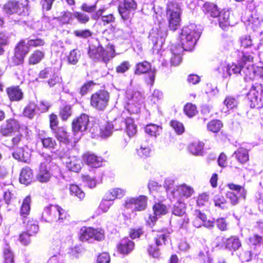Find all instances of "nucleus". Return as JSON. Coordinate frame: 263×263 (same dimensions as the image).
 I'll use <instances>...</instances> for the list:
<instances>
[{"mask_svg": "<svg viewBox=\"0 0 263 263\" xmlns=\"http://www.w3.org/2000/svg\"><path fill=\"white\" fill-rule=\"evenodd\" d=\"M148 72L149 76V83L153 85L155 78V70H151V65L149 63L147 62H143L138 63L136 65V69L135 71L136 74H142Z\"/></svg>", "mask_w": 263, "mask_h": 263, "instance_id": "6ab92c4d", "label": "nucleus"}, {"mask_svg": "<svg viewBox=\"0 0 263 263\" xmlns=\"http://www.w3.org/2000/svg\"><path fill=\"white\" fill-rule=\"evenodd\" d=\"M71 115L70 105H65L61 109L60 116L63 120H66Z\"/></svg>", "mask_w": 263, "mask_h": 263, "instance_id": "680f3d73", "label": "nucleus"}, {"mask_svg": "<svg viewBox=\"0 0 263 263\" xmlns=\"http://www.w3.org/2000/svg\"><path fill=\"white\" fill-rule=\"evenodd\" d=\"M171 125L178 134H182L184 130L182 123L177 121H172L171 122Z\"/></svg>", "mask_w": 263, "mask_h": 263, "instance_id": "69168bd1", "label": "nucleus"}, {"mask_svg": "<svg viewBox=\"0 0 263 263\" xmlns=\"http://www.w3.org/2000/svg\"><path fill=\"white\" fill-rule=\"evenodd\" d=\"M172 57L171 59L172 65L174 66L178 65L181 62L180 54L181 53H177L178 51V46H174L172 49Z\"/></svg>", "mask_w": 263, "mask_h": 263, "instance_id": "09e8293b", "label": "nucleus"}, {"mask_svg": "<svg viewBox=\"0 0 263 263\" xmlns=\"http://www.w3.org/2000/svg\"><path fill=\"white\" fill-rule=\"evenodd\" d=\"M20 128L19 122L15 119H10L0 126V134L4 137H9L18 132Z\"/></svg>", "mask_w": 263, "mask_h": 263, "instance_id": "a211bd4d", "label": "nucleus"}, {"mask_svg": "<svg viewBox=\"0 0 263 263\" xmlns=\"http://www.w3.org/2000/svg\"><path fill=\"white\" fill-rule=\"evenodd\" d=\"M241 47L243 49L250 48L254 45L253 41L249 35H243L239 38Z\"/></svg>", "mask_w": 263, "mask_h": 263, "instance_id": "37998d69", "label": "nucleus"}, {"mask_svg": "<svg viewBox=\"0 0 263 263\" xmlns=\"http://www.w3.org/2000/svg\"><path fill=\"white\" fill-rule=\"evenodd\" d=\"M203 11L208 15L213 17H217L219 15V10L216 5L205 3L202 7Z\"/></svg>", "mask_w": 263, "mask_h": 263, "instance_id": "c756f323", "label": "nucleus"}, {"mask_svg": "<svg viewBox=\"0 0 263 263\" xmlns=\"http://www.w3.org/2000/svg\"><path fill=\"white\" fill-rule=\"evenodd\" d=\"M152 146L146 143H142L139 148L136 149L137 153L141 158H145L150 156Z\"/></svg>", "mask_w": 263, "mask_h": 263, "instance_id": "f704fd0d", "label": "nucleus"}, {"mask_svg": "<svg viewBox=\"0 0 263 263\" xmlns=\"http://www.w3.org/2000/svg\"><path fill=\"white\" fill-rule=\"evenodd\" d=\"M89 121V117L85 114H81L73 121L72 129L75 139L79 140L80 138L81 134L79 135V132L81 133L86 130Z\"/></svg>", "mask_w": 263, "mask_h": 263, "instance_id": "2eb2a0df", "label": "nucleus"}, {"mask_svg": "<svg viewBox=\"0 0 263 263\" xmlns=\"http://www.w3.org/2000/svg\"><path fill=\"white\" fill-rule=\"evenodd\" d=\"M110 257L107 253L104 252L100 254L97 259V263H109Z\"/></svg>", "mask_w": 263, "mask_h": 263, "instance_id": "774afa93", "label": "nucleus"}, {"mask_svg": "<svg viewBox=\"0 0 263 263\" xmlns=\"http://www.w3.org/2000/svg\"><path fill=\"white\" fill-rule=\"evenodd\" d=\"M125 99V109L130 114L139 113L144 102V98L141 92L131 89H127Z\"/></svg>", "mask_w": 263, "mask_h": 263, "instance_id": "20e7f679", "label": "nucleus"}, {"mask_svg": "<svg viewBox=\"0 0 263 263\" xmlns=\"http://www.w3.org/2000/svg\"><path fill=\"white\" fill-rule=\"evenodd\" d=\"M36 107V106L35 103H29L24 110V115L30 119H32L35 115Z\"/></svg>", "mask_w": 263, "mask_h": 263, "instance_id": "864d4df0", "label": "nucleus"}, {"mask_svg": "<svg viewBox=\"0 0 263 263\" xmlns=\"http://www.w3.org/2000/svg\"><path fill=\"white\" fill-rule=\"evenodd\" d=\"M24 223H26V232L30 235L33 236L37 233L39 228L36 221L29 219L27 221H24Z\"/></svg>", "mask_w": 263, "mask_h": 263, "instance_id": "2f4dec72", "label": "nucleus"}, {"mask_svg": "<svg viewBox=\"0 0 263 263\" xmlns=\"http://www.w3.org/2000/svg\"><path fill=\"white\" fill-rule=\"evenodd\" d=\"M181 8L177 2L170 1L167 7L166 15L170 28L176 30L180 21Z\"/></svg>", "mask_w": 263, "mask_h": 263, "instance_id": "423d86ee", "label": "nucleus"}, {"mask_svg": "<svg viewBox=\"0 0 263 263\" xmlns=\"http://www.w3.org/2000/svg\"><path fill=\"white\" fill-rule=\"evenodd\" d=\"M55 136L58 140L64 143L69 141L68 134L63 128H59L56 132Z\"/></svg>", "mask_w": 263, "mask_h": 263, "instance_id": "6e6d98bb", "label": "nucleus"}, {"mask_svg": "<svg viewBox=\"0 0 263 263\" xmlns=\"http://www.w3.org/2000/svg\"><path fill=\"white\" fill-rule=\"evenodd\" d=\"M234 155L236 159L241 163H244L249 160L248 151L243 147H239L236 151Z\"/></svg>", "mask_w": 263, "mask_h": 263, "instance_id": "72a5a7b5", "label": "nucleus"}, {"mask_svg": "<svg viewBox=\"0 0 263 263\" xmlns=\"http://www.w3.org/2000/svg\"><path fill=\"white\" fill-rule=\"evenodd\" d=\"M247 97L251 108L259 107L260 105H263V85L258 83L253 85L248 93Z\"/></svg>", "mask_w": 263, "mask_h": 263, "instance_id": "1a4fd4ad", "label": "nucleus"}, {"mask_svg": "<svg viewBox=\"0 0 263 263\" xmlns=\"http://www.w3.org/2000/svg\"><path fill=\"white\" fill-rule=\"evenodd\" d=\"M112 200L107 199L105 195L104 198L99 205V210H101L103 212H106L112 204Z\"/></svg>", "mask_w": 263, "mask_h": 263, "instance_id": "bf43d9fd", "label": "nucleus"}, {"mask_svg": "<svg viewBox=\"0 0 263 263\" xmlns=\"http://www.w3.org/2000/svg\"><path fill=\"white\" fill-rule=\"evenodd\" d=\"M31 198L29 196H27L23 201L20 209V215L21 216L26 218L29 215L30 211Z\"/></svg>", "mask_w": 263, "mask_h": 263, "instance_id": "e433bc0d", "label": "nucleus"}, {"mask_svg": "<svg viewBox=\"0 0 263 263\" xmlns=\"http://www.w3.org/2000/svg\"><path fill=\"white\" fill-rule=\"evenodd\" d=\"M44 53L40 50L34 51L30 56L29 58V63L31 65H35L43 59Z\"/></svg>", "mask_w": 263, "mask_h": 263, "instance_id": "79ce46f5", "label": "nucleus"}, {"mask_svg": "<svg viewBox=\"0 0 263 263\" xmlns=\"http://www.w3.org/2000/svg\"><path fill=\"white\" fill-rule=\"evenodd\" d=\"M241 246V243L239 239L235 236L230 238L219 237L217 238L216 247L220 248L224 247L226 249L230 251H235L238 250Z\"/></svg>", "mask_w": 263, "mask_h": 263, "instance_id": "f8f14e48", "label": "nucleus"}, {"mask_svg": "<svg viewBox=\"0 0 263 263\" xmlns=\"http://www.w3.org/2000/svg\"><path fill=\"white\" fill-rule=\"evenodd\" d=\"M184 112L190 118L194 116L197 112V108L192 103H187L184 107Z\"/></svg>", "mask_w": 263, "mask_h": 263, "instance_id": "5fc2aeb1", "label": "nucleus"}, {"mask_svg": "<svg viewBox=\"0 0 263 263\" xmlns=\"http://www.w3.org/2000/svg\"><path fill=\"white\" fill-rule=\"evenodd\" d=\"M68 151L60 152L59 155L67 169L74 172H79L81 168V161L75 156H69Z\"/></svg>", "mask_w": 263, "mask_h": 263, "instance_id": "4468645a", "label": "nucleus"}, {"mask_svg": "<svg viewBox=\"0 0 263 263\" xmlns=\"http://www.w3.org/2000/svg\"><path fill=\"white\" fill-rule=\"evenodd\" d=\"M238 101L232 97H227L224 101V104L229 109H232L236 108L238 105Z\"/></svg>", "mask_w": 263, "mask_h": 263, "instance_id": "13d9d810", "label": "nucleus"}, {"mask_svg": "<svg viewBox=\"0 0 263 263\" xmlns=\"http://www.w3.org/2000/svg\"><path fill=\"white\" fill-rule=\"evenodd\" d=\"M109 97L107 91L100 90L91 95L90 105L98 110H104L108 105Z\"/></svg>", "mask_w": 263, "mask_h": 263, "instance_id": "0eeeda50", "label": "nucleus"}, {"mask_svg": "<svg viewBox=\"0 0 263 263\" xmlns=\"http://www.w3.org/2000/svg\"><path fill=\"white\" fill-rule=\"evenodd\" d=\"M147 202V197L140 195L136 197L126 198L123 205L127 209H132L135 211H142L146 208Z\"/></svg>", "mask_w": 263, "mask_h": 263, "instance_id": "9b49d317", "label": "nucleus"}, {"mask_svg": "<svg viewBox=\"0 0 263 263\" xmlns=\"http://www.w3.org/2000/svg\"><path fill=\"white\" fill-rule=\"evenodd\" d=\"M102 158L93 153L87 152L82 156V161L88 166L98 168L102 165Z\"/></svg>", "mask_w": 263, "mask_h": 263, "instance_id": "412c9836", "label": "nucleus"}, {"mask_svg": "<svg viewBox=\"0 0 263 263\" xmlns=\"http://www.w3.org/2000/svg\"><path fill=\"white\" fill-rule=\"evenodd\" d=\"M11 101H19L23 98V93L18 86H12L6 90Z\"/></svg>", "mask_w": 263, "mask_h": 263, "instance_id": "393cba45", "label": "nucleus"}, {"mask_svg": "<svg viewBox=\"0 0 263 263\" xmlns=\"http://www.w3.org/2000/svg\"><path fill=\"white\" fill-rule=\"evenodd\" d=\"M228 186L231 191L227 192L226 197L233 205L237 204L239 198H245L246 191L242 186L233 183H229Z\"/></svg>", "mask_w": 263, "mask_h": 263, "instance_id": "ddd939ff", "label": "nucleus"}, {"mask_svg": "<svg viewBox=\"0 0 263 263\" xmlns=\"http://www.w3.org/2000/svg\"><path fill=\"white\" fill-rule=\"evenodd\" d=\"M69 191L71 195L77 197L80 200H82L85 197V193L77 185H70Z\"/></svg>", "mask_w": 263, "mask_h": 263, "instance_id": "3c124183", "label": "nucleus"}, {"mask_svg": "<svg viewBox=\"0 0 263 263\" xmlns=\"http://www.w3.org/2000/svg\"><path fill=\"white\" fill-rule=\"evenodd\" d=\"M52 212L51 217H48L49 220H53L59 223L64 222V220L67 217V213L62 208L58 205H50L45 208V214Z\"/></svg>", "mask_w": 263, "mask_h": 263, "instance_id": "f3484780", "label": "nucleus"}, {"mask_svg": "<svg viewBox=\"0 0 263 263\" xmlns=\"http://www.w3.org/2000/svg\"><path fill=\"white\" fill-rule=\"evenodd\" d=\"M216 71L223 78H228L230 77L229 72L228 63L226 62L221 63L216 69Z\"/></svg>", "mask_w": 263, "mask_h": 263, "instance_id": "de8ad7c7", "label": "nucleus"}, {"mask_svg": "<svg viewBox=\"0 0 263 263\" xmlns=\"http://www.w3.org/2000/svg\"><path fill=\"white\" fill-rule=\"evenodd\" d=\"M41 140L43 146L45 148H54V146L56 145V142L55 140L50 137L43 138L41 139Z\"/></svg>", "mask_w": 263, "mask_h": 263, "instance_id": "0e129e2a", "label": "nucleus"}, {"mask_svg": "<svg viewBox=\"0 0 263 263\" xmlns=\"http://www.w3.org/2000/svg\"><path fill=\"white\" fill-rule=\"evenodd\" d=\"M242 66L240 64H236L232 63L231 64L228 63V67L230 76L232 74L237 76L238 74L242 76Z\"/></svg>", "mask_w": 263, "mask_h": 263, "instance_id": "8fccbe9b", "label": "nucleus"}, {"mask_svg": "<svg viewBox=\"0 0 263 263\" xmlns=\"http://www.w3.org/2000/svg\"><path fill=\"white\" fill-rule=\"evenodd\" d=\"M31 236H32L26 232L22 233L20 235L19 240L23 245L27 246L29 244L31 241Z\"/></svg>", "mask_w": 263, "mask_h": 263, "instance_id": "338daca9", "label": "nucleus"}, {"mask_svg": "<svg viewBox=\"0 0 263 263\" xmlns=\"http://www.w3.org/2000/svg\"><path fill=\"white\" fill-rule=\"evenodd\" d=\"M114 129L113 124L109 122L105 123L100 127V135L103 137H107L110 136Z\"/></svg>", "mask_w": 263, "mask_h": 263, "instance_id": "a18cd8bd", "label": "nucleus"}, {"mask_svg": "<svg viewBox=\"0 0 263 263\" xmlns=\"http://www.w3.org/2000/svg\"><path fill=\"white\" fill-rule=\"evenodd\" d=\"M134 243L128 238L122 239L118 247L119 251L123 254H127L134 248Z\"/></svg>", "mask_w": 263, "mask_h": 263, "instance_id": "bb28decb", "label": "nucleus"}, {"mask_svg": "<svg viewBox=\"0 0 263 263\" xmlns=\"http://www.w3.org/2000/svg\"><path fill=\"white\" fill-rule=\"evenodd\" d=\"M80 52L78 49H73L70 51L67 57L68 63L70 64H76L80 58Z\"/></svg>", "mask_w": 263, "mask_h": 263, "instance_id": "603ef678", "label": "nucleus"}, {"mask_svg": "<svg viewBox=\"0 0 263 263\" xmlns=\"http://www.w3.org/2000/svg\"><path fill=\"white\" fill-rule=\"evenodd\" d=\"M223 124L221 121L213 120L208 123L207 128L209 131L213 133H217L220 130Z\"/></svg>", "mask_w": 263, "mask_h": 263, "instance_id": "c03bdc74", "label": "nucleus"}, {"mask_svg": "<svg viewBox=\"0 0 263 263\" xmlns=\"http://www.w3.org/2000/svg\"><path fill=\"white\" fill-rule=\"evenodd\" d=\"M126 132L129 137H132L137 133V127L134 124V121L130 118L125 120Z\"/></svg>", "mask_w": 263, "mask_h": 263, "instance_id": "49530a36", "label": "nucleus"}, {"mask_svg": "<svg viewBox=\"0 0 263 263\" xmlns=\"http://www.w3.org/2000/svg\"><path fill=\"white\" fill-rule=\"evenodd\" d=\"M33 174L32 171L29 167L22 168L20 175V181L21 183L28 185L32 182Z\"/></svg>", "mask_w": 263, "mask_h": 263, "instance_id": "cd10ccee", "label": "nucleus"}, {"mask_svg": "<svg viewBox=\"0 0 263 263\" xmlns=\"http://www.w3.org/2000/svg\"><path fill=\"white\" fill-rule=\"evenodd\" d=\"M162 128L155 124H149L145 127V132L152 136L156 137L161 132Z\"/></svg>", "mask_w": 263, "mask_h": 263, "instance_id": "ea45409f", "label": "nucleus"}, {"mask_svg": "<svg viewBox=\"0 0 263 263\" xmlns=\"http://www.w3.org/2000/svg\"><path fill=\"white\" fill-rule=\"evenodd\" d=\"M201 33V29L194 24L183 27L179 36L181 45H178L177 53H182L183 50H191L194 47Z\"/></svg>", "mask_w": 263, "mask_h": 263, "instance_id": "f257e3e1", "label": "nucleus"}, {"mask_svg": "<svg viewBox=\"0 0 263 263\" xmlns=\"http://www.w3.org/2000/svg\"><path fill=\"white\" fill-rule=\"evenodd\" d=\"M126 191L120 188H114L110 189L105 195L106 198L110 200H115V199H120L125 194Z\"/></svg>", "mask_w": 263, "mask_h": 263, "instance_id": "7c9ffc66", "label": "nucleus"}, {"mask_svg": "<svg viewBox=\"0 0 263 263\" xmlns=\"http://www.w3.org/2000/svg\"><path fill=\"white\" fill-rule=\"evenodd\" d=\"M75 36L80 38H87L92 35V32L89 29L76 30L73 31Z\"/></svg>", "mask_w": 263, "mask_h": 263, "instance_id": "e2e57ef3", "label": "nucleus"}, {"mask_svg": "<svg viewBox=\"0 0 263 263\" xmlns=\"http://www.w3.org/2000/svg\"><path fill=\"white\" fill-rule=\"evenodd\" d=\"M230 14V13L229 11H224L221 13L219 12V15L217 16L218 17V20L219 26L223 30H224L228 26L231 25V23L229 21Z\"/></svg>", "mask_w": 263, "mask_h": 263, "instance_id": "473e14b6", "label": "nucleus"}, {"mask_svg": "<svg viewBox=\"0 0 263 263\" xmlns=\"http://www.w3.org/2000/svg\"><path fill=\"white\" fill-rule=\"evenodd\" d=\"M105 10V9L104 8L100 9L92 15V18L95 20H98L101 17V21L104 25L114 22L115 18L113 14L103 15Z\"/></svg>", "mask_w": 263, "mask_h": 263, "instance_id": "b1692460", "label": "nucleus"}, {"mask_svg": "<svg viewBox=\"0 0 263 263\" xmlns=\"http://www.w3.org/2000/svg\"><path fill=\"white\" fill-rule=\"evenodd\" d=\"M137 8V3L134 0H124L119 6V12L122 18L125 21L130 19Z\"/></svg>", "mask_w": 263, "mask_h": 263, "instance_id": "dca6fc26", "label": "nucleus"}, {"mask_svg": "<svg viewBox=\"0 0 263 263\" xmlns=\"http://www.w3.org/2000/svg\"><path fill=\"white\" fill-rule=\"evenodd\" d=\"M238 52L241 61L244 63V66L242 67V73H243L245 79H254L256 77V67H254L252 64H250L252 62L253 56L250 53H244L239 51Z\"/></svg>", "mask_w": 263, "mask_h": 263, "instance_id": "6e6552de", "label": "nucleus"}, {"mask_svg": "<svg viewBox=\"0 0 263 263\" xmlns=\"http://www.w3.org/2000/svg\"><path fill=\"white\" fill-rule=\"evenodd\" d=\"M4 263H14L13 254L9 247L7 246L4 251Z\"/></svg>", "mask_w": 263, "mask_h": 263, "instance_id": "052dcab7", "label": "nucleus"}, {"mask_svg": "<svg viewBox=\"0 0 263 263\" xmlns=\"http://www.w3.org/2000/svg\"><path fill=\"white\" fill-rule=\"evenodd\" d=\"M153 235L157 246H160L165 244V241L168 238L169 233L166 230L160 231L153 230Z\"/></svg>", "mask_w": 263, "mask_h": 263, "instance_id": "a878e982", "label": "nucleus"}, {"mask_svg": "<svg viewBox=\"0 0 263 263\" xmlns=\"http://www.w3.org/2000/svg\"><path fill=\"white\" fill-rule=\"evenodd\" d=\"M173 181L171 179H166L164 185L167 194L177 200L184 202L185 199L190 197L194 193L193 187L185 184L176 186L172 189L171 185L173 184Z\"/></svg>", "mask_w": 263, "mask_h": 263, "instance_id": "7ed1b4c3", "label": "nucleus"}, {"mask_svg": "<svg viewBox=\"0 0 263 263\" xmlns=\"http://www.w3.org/2000/svg\"><path fill=\"white\" fill-rule=\"evenodd\" d=\"M28 0L11 1L4 5L3 11L8 15L17 14L19 15L28 14Z\"/></svg>", "mask_w": 263, "mask_h": 263, "instance_id": "39448f33", "label": "nucleus"}, {"mask_svg": "<svg viewBox=\"0 0 263 263\" xmlns=\"http://www.w3.org/2000/svg\"><path fill=\"white\" fill-rule=\"evenodd\" d=\"M244 22L248 29L259 31L261 33V31H260L261 23L256 16H251Z\"/></svg>", "mask_w": 263, "mask_h": 263, "instance_id": "c85d7f7f", "label": "nucleus"}, {"mask_svg": "<svg viewBox=\"0 0 263 263\" xmlns=\"http://www.w3.org/2000/svg\"><path fill=\"white\" fill-rule=\"evenodd\" d=\"M29 47L28 43L26 44L25 41H21L17 44L15 51L14 58L16 61H15L16 64L22 63L27 53L29 52Z\"/></svg>", "mask_w": 263, "mask_h": 263, "instance_id": "aec40b11", "label": "nucleus"}, {"mask_svg": "<svg viewBox=\"0 0 263 263\" xmlns=\"http://www.w3.org/2000/svg\"><path fill=\"white\" fill-rule=\"evenodd\" d=\"M13 157L19 161L27 162L29 160V154L25 152L23 147L17 149L12 154Z\"/></svg>", "mask_w": 263, "mask_h": 263, "instance_id": "c9c22d12", "label": "nucleus"}, {"mask_svg": "<svg viewBox=\"0 0 263 263\" xmlns=\"http://www.w3.org/2000/svg\"><path fill=\"white\" fill-rule=\"evenodd\" d=\"M51 161L49 156L47 157L46 161L42 162L40 164L39 172L37 175V179L41 182H47L50 180L51 174L47 168V164Z\"/></svg>", "mask_w": 263, "mask_h": 263, "instance_id": "4be33fe9", "label": "nucleus"}, {"mask_svg": "<svg viewBox=\"0 0 263 263\" xmlns=\"http://www.w3.org/2000/svg\"><path fill=\"white\" fill-rule=\"evenodd\" d=\"M88 54L93 60L102 61L106 63L115 57V49L109 45L104 49L98 40H95L89 45Z\"/></svg>", "mask_w": 263, "mask_h": 263, "instance_id": "f03ea898", "label": "nucleus"}, {"mask_svg": "<svg viewBox=\"0 0 263 263\" xmlns=\"http://www.w3.org/2000/svg\"><path fill=\"white\" fill-rule=\"evenodd\" d=\"M153 210L155 216L150 215L147 223L150 227L154 226V223L157 220V216H160L166 214L167 212L166 206L162 203H156L153 206Z\"/></svg>", "mask_w": 263, "mask_h": 263, "instance_id": "5701e85b", "label": "nucleus"}, {"mask_svg": "<svg viewBox=\"0 0 263 263\" xmlns=\"http://www.w3.org/2000/svg\"><path fill=\"white\" fill-rule=\"evenodd\" d=\"M204 144L199 141H196L191 144L189 147L190 152L194 155H202Z\"/></svg>", "mask_w": 263, "mask_h": 263, "instance_id": "4c0bfd02", "label": "nucleus"}, {"mask_svg": "<svg viewBox=\"0 0 263 263\" xmlns=\"http://www.w3.org/2000/svg\"><path fill=\"white\" fill-rule=\"evenodd\" d=\"M73 16L81 24H86L89 21V16L83 12L78 11L74 12L73 13Z\"/></svg>", "mask_w": 263, "mask_h": 263, "instance_id": "4d7b16f0", "label": "nucleus"}, {"mask_svg": "<svg viewBox=\"0 0 263 263\" xmlns=\"http://www.w3.org/2000/svg\"><path fill=\"white\" fill-rule=\"evenodd\" d=\"M214 202L215 206L218 207L221 209H227L229 208V204L228 203L224 197L221 195L215 196Z\"/></svg>", "mask_w": 263, "mask_h": 263, "instance_id": "a19ab883", "label": "nucleus"}, {"mask_svg": "<svg viewBox=\"0 0 263 263\" xmlns=\"http://www.w3.org/2000/svg\"><path fill=\"white\" fill-rule=\"evenodd\" d=\"M172 213L175 215L183 216L185 214V204L184 202L177 200L173 208Z\"/></svg>", "mask_w": 263, "mask_h": 263, "instance_id": "58836bf2", "label": "nucleus"}, {"mask_svg": "<svg viewBox=\"0 0 263 263\" xmlns=\"http://www.w3.org/2000/svg\"><path fill=\"white\" fill-rule=\"evenodd\" d=\"M104 232L101 229L84 227L80 231V239L83 241L92 240L100 241L104 239Z\"/></svg>", "mask_w": 263, "mask_h": 263, "instance_id": "9d476101", "label": "nucleus"}]
</instances>
